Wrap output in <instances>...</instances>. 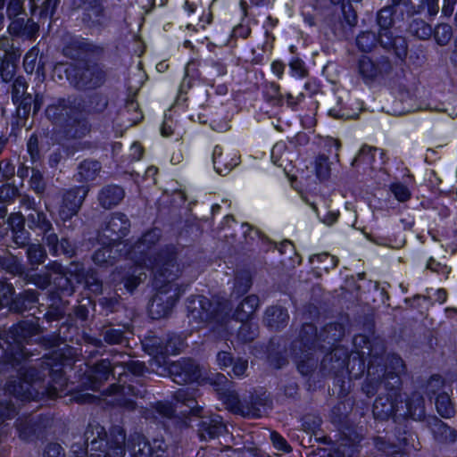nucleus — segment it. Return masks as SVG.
I'll use <instances>...</instances> for the list:
<instances>
[{"label": "nucleus", "instance_id": "f257e3e1", "mask_svg": "<svg viewBox=\"0 0 457 457\" xmlns=\"http://www.w3.org/2000/svg\"><path fill=\"white\" fill-rule=\"evenodd\" d=\"M42 333L37 320H21L10 328L4 337L0 338V347L4 361L17 370V378L8 381L6 390L21 400H36L47 396L57 397L59 387L63 386L62 364L58 356L45 355L36 365H30V355L24 344Z\"/></svg>", "mask_w": 457, "mask_h": 457}, {"label": "nucleus", "instance_id": "f03ea898", "mask_svg": "<svg viewBox=\"0 0 457 457\" xmlns=\"http://www.w3.org/2000/svg\"><path fill=\"white\" fill-rule=\"evenodd\" d=\"M154 285L157 292L152 298L149 312L153 319L159 320L168 317L178 302L180 292L172 284L181 274L177 262V251L168 246L159 253L153 262Z\"/></svg>", "mask_w": 457, "mask_h": 457}, {"label": "nucleus", "instance_id": "7ed1b4c3", "mask_svg": "<svg viewBox=\"0 0 457 457\" xmlns=\"http://www.w3.org/2000/svg\"><path fill=\"white\" fill-rule=\"evenodd\" d=\"M89 457H124L126 433L120 426H113L109 432L100 424H89L84 433Z\"/></svg>", "mask_w": 457, "mask_h": 457}, {"label": "nucleus", "instance_id": "20e7f679", "mask_svg": "<svg viewBox=\"0 0 457 457\" xmlns=\"http://www.w3.org/2000/svg\"><path fill=\"white\" fill-rule=\"evenodd\" d=\"M356 353L349 354L346 364V374L350 378H359L365 370L378 369V363L382 361L386 353L385 342L379 337H370L366 335H357L353 337ZM378 371V370H377Z\"/></svg>", "mask_w": 457, "mask_h": 457}, {"label": "nucleus", "instance_id": "39448f33", "mask_svg": "<svg viewBox=\"0 0 457 457\" xmlns=\"http://www.w3.org/2000/svg\"><path fill=\"white\" fill-rule=\"evenodd\" d=\"M173 399L187 408V411H184L185 413L199 418L196 423L197 435L202 441H209L227 433V426L220 415H202L203 407L197 403L195 393L189 391L188 388H179L175 391Z\"/></svg>", "mask_w": 457, "mask_h": 457}, {"label": "nucleus", "instance_id": "423d86ee", "mask_svg": "<svg viewBox=\"0 0 457 457\" xmlns=\"http://www.w3.org/2000/svg\"><path fill=\"white\" fill-rule=\"evenodd\" d=\"M65 74L70 84L79 91L96 90L104 86L107 79L104 66L95 62L70 65Z\"/></svg>", "mask_w": 457, "mask_h": 457}, {"label": "nucleus", "instance_id": "0eeeda50", "mask_svg": "<svg viewBox=\"0 0 457 457\" xmlns=\"http://www.w3.org/2000/svg\"><path fill=\"white\" fill-rule=\"evenodd\" d=\"M393 5L380 9L377 14V23L379 27V44L388 50L393 51L397 58L404 60L408 54V44L403 37H394L390 29L394 25L393 15L395 13Z\"/></svg>", "mask_w": 457, "mask_h": 457}, {"label": "nucleus", "instance_id": "6e6552de", "mask_svg": "<svg viewBox=\"0 0 457 457\" xmlns=\"http://www.w3.org/2000/svg\"><path fill=\"white\" fill-rule=\"evenodd\" d=\"M224 306L219 302H212L204 295H191L187 299V312L189 322L200 325L205 322L223 320Z\"/></svg>", "mask_w": 457, "mask_h": 457}, {"label": "nucleus", "instance_id": "1a4fd4ad", "mask_svg": "<svg viewBox=\"0 0 457 457\" xmlns=\"http://www.w3.org/2000/svg\"><path fill=\"white\" fill-rule=\"evenodd\" d=\"M73 9L81 10V22L92 33L100 34L111 22L102 0H71Z\"/></svg>", "mask_w": 457, "mask_h": 457}, {"label": "nucleus", "instance_id": "9d476101", "mask_svg": "<svg viewBox=\"0 0 457 457\" xmlns=\"http://www.w3.org/2000/svg\"><path fill=\"white\" fill-rule=\"evenodd\" d=\"M349 357L348 350L341 345L335 346L321 360L320 371L323 376H333L335 382L341 387L340 393L345 392V375Z\"/></svg>", "mask_w": 457, "mask_h": 457}, {"label": "nucleus", "instance_id": "9b49d317", "mask_svg": "<svg viewBox=\"0 0 457 457\" xmlns=\"http://www.w3.org/2000/svg\"><path fill=\"white\" fill-rule=\"evenodd\" d=\"M90 190L88 185H81L66 189L62 195V202L59 206V217L67 228L71 227V220L78 213Z\"/></svg>", "mask_w": 457, "mask_h": 457}, {"label": "nucleus", "instance_id": "f8f14e48", "mask_svg": "<svg viewBox=\"0 0 457 457\" xmlns=\"http://www.w3.org/2000/svg\"><path fill=\"white\" fill-rule=\"evenodd\" d=\"M130 228V221L123 212H112L106 219L98 233V241L102 245H117L125 237Z\"/></svg>", "mask_w": 457, "mask_h": 457}, {"label": "nucleus", "instance_id": "ddd939ff", "mask_svg": "<svg viewBox=\"0 0 457 457\" xmlns=\"http://www.w3.org/2000/svg\"><path fill=\"white\" fill-rule=\"evenodd\" d=\"M162 237V231L158 228H154L146 232H145L140 238L133 245L131 248V253L134 257L137 258V260L145 264L150 265L153 270V262L157 257L160 252L168 246H173L177 248L173 245H167L164 247L161 248L154 254H151V250L156 245V244L160 241ZM178 252V249H176Z\"/></svg>", "mask_w": 457, "mask_h": 457}, {"label": "nucleus", "instance_id": "4468645a", "mask_svg": "<svg viewBox=\"0 0 457 457\" xmlns=\"http://www.w3.org/2000/svg\"><path fill=\"white\" fill-rule=\"evenodd\" d=\"M44 104V97L41 94L37 93L27 96L18 102L13 103L16 106L15 114L12 117L11 125L12 130H20L27 125V120L30 114L31 109L33 115H36L41 109Z\"/></svg>", "mask_w": 457, "mask_h": 457}, {"label": "nucleus", "instance_id": "2eb2a0df", "mask_svg": "<svg viewBox=\"0 0 457 457\" xmlns=\"http://www.w3.org/2000/svg\"><path fill=\"white\" fill-rule=\"evenodd\" d=\"M172 380L179 385L190 384L201 377L199 365L191 358H181L168 366Z\"/></svg>", "mask_w": 457, "mask_h": 457}, {"label": "nucleus", "instance_id": "dca6fc26", "mask_svg": "<svg viewBox=\"0 0 457 457\" xmlns=\"http://www.w3.org/2000/svg\"><path fill=\"white\" fill-rule=\"evenodd\" d=\"M80 104L79 98L75 96H68L65 98H59L46 109V116L54 124L62 125L75 112L76 108Z\"/></svg>", "mask_w": 457, "mask_h": 457}, {"label": "nucleus", "instance_id": "f3484780", "mask_svg": "<svg viewBox=\"0 0 457 457\" xmlns=\"http://www.w3.org/2000/svg\"><path fill=\"white\" fill-rule=\"evenodd\" d=\"M48 424L46 418L29 416L17 420L16 428L21 439L29 442L45 437Z\"/></svg>", "mask_w": 457, "mask_h": 457}, {"label": "nucleus", "instance_id": "a211bd4d", "mask_svg": "<svg viewBox=\"0 0 457 457\" xmlns=\"http://www.w3.org/2000/svg\"><path fill=\"white\" fill-rule=\"evenodd\" d=\"M393 69L387 56H379L372 60L367 55H361L358 60V71L366 81H372L379 75L389 74Z\"/></svg>", "mask_w": 457, "mask_h": 457}, {"label": "nucleus", "instance_id": "6ab92c4d", "mask_svg": "<svg viewBox=\"0 0 457 457\" xmlns=\"http://www.w3.org/2000/svg\"><path fill=\"white\" fill-rule=\"evenodd\" d=\"M400 411L396 412L398 420L411 419L416 421L426 420L425 399L418 392H413L405 401H399Z\"/></svg>", "mask_w": 457, "mask_h": 457}, {"label": "nucleus", "instance_id": "aec40b11", "mask_svg": "<svg viewBox=\"0 0 457 457\" xmlns=\"http://www.w3.org/2000/svg\"><path fill=\"white\" fill-rule=\"evenodd\" d=\"M181 345L182 342L176 336H168L166 339L156 336H148L142 341L144 350L150 355L176 353Z\"/></svg>", "mask_w": 457, "mask_h": 457}, {"label": "nucleus", "instance_id": "412c9836", "mask_svg": "<svg viewBox=\"0 0 457 457\" xmlns=\"http://www.w3.org/2000/svg\"><path fill=\"white\" fill-rule=\"evenodd\" d=\"M116 362H111L109 359H102L88 368L87 372V384L92 390H99L101 386L108 380L110 376H114Z\"/></svg>", "mask_w": 457, "mask_h": 457}, {"label": "nucleus", "instance_id": "4be33fe9", "mask_svg": "<svg viewBox=\"0 0 457 457\" xmlns=\"http://www.w3.org/2000/svg\"><path fill=\"white\" fill-rule=\"evenodd\" d=\"M147 278L145 269L139 265L120 267L117 270L114 279L123 285L124 288L132 294L135 289Z\"/></svg>", "mask_w": 457, "mask_h": 457}, {"label": "nucleus", "instance_id": "5701e85b", "mask_svg": "<svg viewBox=\"0 0 457 457\" xmlns=\"http://www.w3.org/2000/svg\"><path fill=\"white\" fill-rule=\"evenodd\" d=\"M320 350V341L317 328L312 323H304L299 333V339L293 342V353L297 351L317 352Z\"/></svg>", "mask_w": 457, "mask_h": 457}, {"label": "nucleus", "instance_id": "b1692460", "mask_svg": "<svg viewBox=\"0 0 457 457\" xmlns=\"http://www.w3.org/2000/svg\"><path fill=\"white\" fill-rule=\"evenodd\" d=\"M7 29L12 37L32 41L38 36L39 25L32 18H27V16L22 15L13 19Z\"/></svg>", "mask_w": 457, "mask_h": 457}, {"label": "nucleus", "instance_id": "393cba45", "mask_svg": "<svg viewBox=\"0 0 457 457\" xmlns=\"http://www.w3.org/2000/svg\"><path fill=\"white\" fill-rule=\"evenodd\" d=\"M90 131L91 124L88 119L76 112L61 127V133L66 139H80Z\"/></svg>", "mask_w": 457, "mask_h": 457}, {"label": "nucleus", "instance_id": "a878e982", "mask_svg": "<svg viewBox=\"0 0 457 457\" xmlns=\"http://www.w3.org/2000/svg\"><path fill=\"white\" fill-rule=\"evenodd\" d=\"M400 411L399 398H393L390 395H384L381 392L373 403L372 412L376 419L386 420L393 418L398 422L396 412Z\"/></svg>", "mask_w": 457, "mask_h": 457}, {"label": "nucleus", "instance_id": "bb28decb", "mask_svg": "<svg viewBox=\"0 0 457 457\" xmlns=\"http://www.w3.org/2000/svg\"><path fill=\"white\" fill-rule=\"evenodd\" d=\"M243 417L257 419L267 413L271 407V401L266 392L251 394L249 400H244Z\"/></svg>", "mask_w": 457, "mask_h": 457}, {"label": "nucleus", "instance_id": "cd10ccee", "mask_svg": "<svg viewBox=\"0 0 457 457\" xmlns=\"http://www.w3.org/2000/svg\"><path fill=\"white\" fill-rule=\"evenodd\" d=\"M124 197V188L116 184L104 186L97 194L98 204L105 210H110L119 205Z\"/></svg>", "mask_w": 457, "mask_h": 457}, {"label": "nucleus", "instance_id": "c85d7f7f", "mask_svg": "<svg viewBox=\"0 0 457 457\" xmlns=\"http://www.w3.org/2000/svg\"><path fill=\"white\" fill-rule=\"evenodd\" d=\"M345 336V327L339 322H330L326 324L319 333L320 341V351L334 348Z\"/></svg>", "mask_w": 457, "mask_h": 457}, {"label": "nucleus", "instance_id": "c756f323", "mask_svg": "<svg viewBox=\"0 0 457 457\" xmlns=\"http://www.w3.org/2000/svg\"><path fill=\"white\" fill-rule=\"evenodd\" d=\"M108 393L110 395H117L121 396V398L117 399V403L121 407L129 410L133 411L136 409L137 404L136 402L126 398V395H132V396H143V394L145 393V390H141L139 388H137L136 386L132 385H119V384H112L108 387Z\"/></svg>", "mask_w": 457, "mask_h": 457}, {"label": "nucleus", "instance_id": "7c9ffc66", "mask_svg": "<svg viewBox=\"0 0 457 457\" xmlns=\"http://www.w3.org/2000/svg\"><path fill=\"white\" fill-rule=\"evenodd\" d=\"M426 423L436 441L441 443H453L456 440L457 431L437 417L428 416L426 419Z\"/></svg>", "mask_w": 457, "mask_h": 457}, {"label": "nucleus", "instance_id": "2f4dec72", "mask_svg": "<svg viewBox=\"0 0 457 457\" xmlns=\"http://www.w3.org/2000/svg\"><path fill=\"white\" fill-rule=\"evenodd\" d=\"M38 292L34 289H26L17 295H14L9 303V311L22 314L24 312L30 310L38 301Z\"/></svg>", "mask_w": 457, "mask_h": 457}, {"label": "nucleus", "instance_id": "473e14b6", "mask_svg": "<svg viewBox=\"0 0 457 457\" xmlns=\"http://www.w3.org/2000/svg\"><path fill=\"white\" fill-rule=\"evenodd\" d=\"M129 334H131L129 325L115 328L113 326H104L100 331V337L105 344L110 345H127L129 344Z\"/></svg>", "mask_w": 457, "mask_h": 457}, {"label": "nucleus", "instance_id": "72a5a7b5", "mask_svg": "<svg viewBox=\"0 0 457 457\" xmlns=\"http://www.w3.org/2000/svg\"><path fill=\"white\" fill-rule=\"evenodd\" d=\"M288 320L289 314L287 310L282 306H270L264 312V324L274 330L284 328L287 325Z\"/></svg>", "mask_w": 457, "mask_h": 457}, {"label": "nucleus", "instance_id": "f704fd0d", "mask_svg": "<svg viewBox=\"0 0 457 457\" xmlns=\"http://www.w3.org/2000/svg\"><path fill=\"white\" fill-rule=\"evenodd\" d=\"M378 370L381 373L382 388L386 395L393 398H400L402 389L400 375L397 372L386 371L381 361L378 363Z\"/></svg>", "mask_w": 457, "mask_h": 457}, {"label": "nucleus", "instance_id": "c9c22d12", "mask_svg": "<svg viewBox=\"0 0 457 457\" xmlns=\"http://www.w3.org/2000/svg\"><path fill=\"white\" fill-rule=\"evenodd\" d=\"M394 435L398 449L405 451L419 449L420 443L418 442L417 435L408 429L406 425L397 424L395 428Z\"/></svg>", "mask_w": 457, "mask_h": 457}, {"label": "nucleus", "instance_id": "e433bc0d", "mask_svg": "<svg viewBox=\"0 0 457 457\" xmlns=\"http://www.w3.org/2000/svg\"><path fill=\"white\" fill-rule=\"evenodd\" d=\"M342 20L338 24L333 26V30L336 35L341 37H345L348 31H351L357 24V14L351 4H342Z\"/></svg>", "mask_w": 457, "mask_h": 457}, {"label": "nucleus", "instance_id": "4c0bfd02", "mask_svg": "<svg viewBox=\"0 0 457 457\" xmlns=\"http://www.w3.org/2000/svg\"><path fill=\"white\" fill-rule=\"evenodd\" d=\"M27 226L29 229L35 232L37 236L53 230L51 220L42 210H34L27 215Z\"/></svg>", "mask_w": 457, "mask_h": 457}, {"label": "nucleus", "instance_id": "58836bf2", "mask_svg": "<svg viewBox=\"0 0 457 457\" xmlns=\"http://www.w3.org/2000/svg\"><path fill=\"white\" fill-rule=\"evenodd\" d=\"M259 297L256 295H250L237 306L232 318L240 322L248 321L259 307Z\"/></svg>", "mask_w": 457, "mask_h": 457}, {"label": "nucleus", "instance_id": "ea45409f", "mask_svg": "<svg viewBox=\"0 0 457 457\" xmlns=\"http://www.w3.org/2000/svg\"><path fill=\"white\" fill-rule=\"evenodd\" d=\"M102 170L101 162L96 160L86 159L78 166L75 179L79 182L93 181Z\"/></svg>", "mask_w": 457, "mask_h": 457}, {"label": "nucleus", "instance_id": "a19ab883", "mask_svg": "<svg viewBox=\"0 0 457 457\" xmlns=\"http://www.w3.org/2000/svg\"><path fill=\"white\" fill-rule=\"evenodd\" d=\"M379 152L381 158L384 155V152L377 147L364 145L361 147L356 156L353 159L351 165L353 167L364 166L370 170H374L375 167V155Z\"/></svg>", "mask_w": 457, "mask_h": 457}, {"label": "nucleus", "instance_id": "79ce46f5", "mask_svg": "<svg viewBox=\"0 0 457 457\" xmlns=\"http://www.w3.org/2000/svg\"><path fill=\"white\" fill-rule=\"evenodd\" d=\"M220 399L224 403L226 408L235 414L243 416L244 401L241 402L237 393L230 387L216 388Z\"/></svg>", "mask_w": 457, "mask_h": 457}, {"label": "nucleus", "instance_id": "37998d69", "mask_svg": "<svg viewBox=\"0 0 457 457\" xmlns=\"http://www.w3.org/2000/svg\"><path fill=\"white\" fill-rule=\"evenodd\" d=\"M438 0H404L403 4L409 16L428 10L429 16H435L439 10Z\"/></svg>", "mask_w": 457, "mask_h": 457}, {"label": "nucleus", "instance_id": "c03bdc74", "mask_svg": "<svg viewBox=\"0 0 457 457\" xmlns=\"http://www.w3.org/2000/svg\"><path fill=\"white\" fill-rule=\"evenodd\" d=\"M39 49L37 46H33L24 56L23 67L28 74L33 72L39 78L45 76V62L41 56L38 60Z\"/></svg>", "mask_w": 457, "mask_h": 457}, {"label": "nucleus", "instance_id": "a18cd8bd", "mask_svg": "<svg viewBox=\"0 0 457 457\" xmlns=\"http://www.w3.org/2000/svg\"><path fill=\"white\" fill-rule=\"evenodd\" d=\"M79 51L97 54L102 53L104 48L92 43L81 40L72 41L70 45L63 48V54L72 59L79 57Z\"/></svg>", "mask_w": 457, "mask_h": 457}, {"label": "nucleus", "instance_id": "49530a36", "mask_svg": "<svg viewBox=\"0 0 457 457\" xmlns=\"http://www.w3.org/2000/svg\"><path fill=\"white\" fill-rule=\"evenodd\" d=\"M26 257L29 265L28 270H36L39 265L46 262L47 253L43 245L31 243L26 247Z\"/></svg>", "mask_w": 457, "mask_h": 457}, {"label": "nucleus", "instance_id": "de8ad7c7", "mask_svg": "<svg viewBox=\"0 0 457 457\" xmlns=\"http://www.w3.org/2000/svg\"><path fill=\"white\" fill-rule=\"evenodd\" d=\"M0 267L8 273L17 276L21 281L27 271V268L17 256L11 253L0 256Z\"/></svg>", "mask_w": 457, "mask_h": 457}, {"label": "nucleus", "instance_id": "09e8293b", "mask_svg": "<svg viewBox=\"0 0 457 457\" xmlns=\"http://www.w3.org/2000/svg\"><path fill=\"white\" fill-rule=\"evenodd\" d=\"M315 353L297 351V353H294L297 359V370L302 375L308 376L317 369L318 357H314Z\"/></svg>", "mask_w": 457, "mask_h": 457}, {"label": "nucleus", "instance_id": "8fccbe9b", "mask_svg": "<svg viewBox=\"0 0 457 457\" xmlns=\"http://www.w3.org/2000/svg\"><path fill=\"white\" fill-rule=\"evenodd\" d=\"M109 105V98L101 92H96L87 97L86 111L89 115L103 114Z\"/></svg>", "mask_w": 457, "mask_h": 457}, {"label": "nucleus", "instance_id": "3c124183", "mask_svg": "<svg viewBox=\"0 0 457 457\" xmlns=\"http://www.w3.org/2000/svg\"><path fill=\"white\" fill-rule=\"evenodd\" d=\"M382 388L381 373L377 369L371 370L370 367L367 378L362 383L361 390L368 396L372 397Z\"/></svg>", "mask_w": 457, "mask_h": 457}, {"label": "nucleus", "instance_id": "603ef678", "mask_svg": "<svg viewBox=\"0 0 457 457\" xmlns=\"http://www.w3.org/2000/svg\"><path fill=\"white\" fill-rule=\"evenodd\" d=\"M104 246L97 249L93 256V262L101 267L112 266L117 259V251L113 250L112 245H103Z\"/></svg>", "mask_w": 457, "mask_h": 457}, {"label": "nucleus", "instance_id": "864d4df0", "mask_svg": "<svg viewBox=\"0 0 457 457\" xmlns=\"http://www.w3.org/2000/svg\"><path fill=\"white\" fill-rule=\"evenodd\" d=\"M20 57V54H13L9 57L0 56V78L3 82L6 83L13 79Z\"/></svg>", "mask_w": 457, "mask_h": 457}, {"label": "nucleus", "instance_id": "5fc2aeb1", "mask_svg": "<svg viewBox=\"0 0 457 457\" xmlns=\"http://www.w3.org/2000/svg\"><path fill=\"white\" fill-rule=\"evenodd\" d=\"M98 303L106 315L118 312L124 308L120 295L116 293L100 297Z\"/></svg>", "mask_w": 457, "mask_h": 457}, {"label": "nucleus", "instance_id": "6e6d98bb", "mask_svg": "<svg viewBox=\"0 0 457 457\" xmlns=\"http://www.w3.org/2000/svg\"><path fill=\"white\" fill-rule=\"evenodd\" d=\"M34 270H27L21 282L22 286L29 284L35 285L38 289L45 290L51 285V275L47 272L36 273Z\"/></svg>", "mask_w": 457, "mask_h": 457}, {"label": "nucleus", "instance_id": "4d7b16f0", "mask_svg": "<svg viewBox=\"0 0 457 457\" xmlns=\"http://www.w3.org/2000/svg\"><path fill=\"white\" fill-rule=\"evenodd\" d=\"M54 287L57 293L51 292V298H61V295L70 296L75 292V287L71 278L65 275H60L54 278Z\"/></svg>", "mask_w": 457, "mask_h": 457}, {"label": "nucleus", "instance_id": "13d9d810", "mask_svg": "<svg viewBox=\"0 0 457 457\" xmlns=\"http://www.w3.org/2000/svg\"><path fill=\"white\" fill-rule=\"evenodd\" d=\"M358 450L355 445L341 443L337 447L323 450L320 457H357Z\"/></svg>", "mask_w": 457, "mask_h": 457}, {"label": "nucleus", "instance_id": "bf43d9fd", "mask_svg": "<svg viewBox=\"0 0 457 457\" xmlns=\"http://www.w3.org/2000/svg\"><path fill=\"white\" fill-rule=\"evenodd\" d=\"M252 286V278L248 271H239L234 279V287L231 295L240 297L248 292Z\"/></svg>", "mask_w": 457, "mask_h": 457}, {"label": "nucleus", "instance_id": "052dcab7", "mask_svg": "<svg viewBox=\"0 0 457 457\" xmlns=\"http://www.w3.org/2000/svg\"><path fill=\"white\" fill-rule=\"evenodd\" d=\"M408 31L411 35L421 40L428 39L433 33L432 27L421 19L412 20Z\"/></svg>", "mask_w": 457, "mask_h": 457}, {"label": "nucleus", "instance_id": "680f3d73", "mask_svg": "<svg viewBox=\"0 0 457 457\" xmlns=\"http://www.w3.org/2000/svg\"><path fill=\"white\" fill-rule=\"evenodd\" d=\"M212 162L216 172L220 175L228 174L237 164V162L234 163L228 162L227 158L222 156V149L219 145H216L213 149Z\"/></svg>", "mask_w": 457, "mask_h": 457}, {"label": "nucleus", "instance_id": "e2e57ef3", "mask_svg": "<svg viewBox=\"0 0 457 457\" xmlns=\"http://www.w3.org/2000/svg\"><path fill=\"white\" fill-rule=\"evenodd\" d=\"M352 411V404L348 402H339L333 406L330 411V420L334 424L342 425L346 422Z\"/></svg>", "mask_w": 457, "mask_h": 457}, {"label": "nucleus", "instance_id": "0e129e2a", "mask_svg": "<svg viewBox=\"0 0 457 457\" xmlns=\"http://www.w3.org/2000/svg\"><path fill=\"white\" fill-rule=\"evenodd\" d=\"M379 43V35L377 36L372 31L361 32L357 36L356 45L358 48L364 53L370 52Z\"/></svg>", "mask_w": 457, "mask_h": 457}, {"label": "nucleus", "instance_id": "69168bd1", "mask_svg": "<svg viewBox=\"0 0 457 457\" xmlns=\"http://www.w3.org/2000/svg\"><path fill=\"white\" fill-rule=\"evenodd\" d=\"M29 188L37 195L41 196L46 189V182L43 173L37 168H31V175L29 179Z\"/></svg>", "mask_w": 457, "mask_h": 457}, {"label": "nucleus", "instance_id": "338daca9", "mask_svg": "<svg viewBox=\"0 0 457 457\" xmlns=\"http://www.w3.org/2000/svg\"><path fill=\"white\" fill-rule=\"evenodd\" d=\"M309 262L312 264L315 262L321 263L322 265L320 268L323 269L326 272H329L338 265L339 260L337 257L325 252L311 255Z\"/></svg>", "mask_w": 457, "mask_h": 457}, {"label": "nucleus", "instance_id": "774afa93", "mask_svg": "<svg viewBox=\"0 0 457 457\" xmlns=\"http://www.w3.org/2000/svg\"><path fill=\"white\" fill-rule=\"evenodd\" d=\"M436 408L443 418H451L455 413L451 399L445 393L437 395L436 399Z\"/></svg>", "mask_w": 457, "mask_h": 457}]
</instances>
